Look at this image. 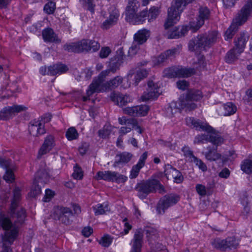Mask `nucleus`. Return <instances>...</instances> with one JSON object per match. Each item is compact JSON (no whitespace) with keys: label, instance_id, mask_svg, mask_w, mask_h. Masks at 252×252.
<instances>
[{"label":"nucleus","instance_id":"obj_1","mask_svg":"<svg viewBox=\"0 0 252 252\" xmlns=\"http://www.w3.org/2000/svg\"><path fill=\"white\" fill-rule=\"evenodd\" d=\"M186 123L189 126H193L197 130L205 131L210 134L209 135L204 134L197 135L194 140V144L204 143L206 141H209L214 145H220L223 142V139L215 133L214 128L207 123L192 117L186 118Z\"/></svg>","mask_w":252,"mask_h":252},{"label":"nucleus","instance_id":"obj_2","mask_svg":"<svg viewBox=\"0 0 252 252\" xmlns=\"http://www.w3.org/2000/svg\"><path fill=\"white\" fill-rule=\"evenodd\" d=\"M108 75L109 71H102L97 78L94 79L87 91L88 97L94 93L104 92L117 88L122 83L123 78L119 76L115 77L109 82H104L106 76Z\"/></svg>","mask_w":252,"mask_h":252},{"label":"nucleus","instance_id":"obj_3","mask_svg":"<svg viewBox=\"0 0 252 252\" xmlns=\"http://www.w3.org/2000/svg\"><path fill=\"white\" fill-rule=\"evenodd\" d=\"M0 226L5 231L1 235L2 250L1 252H12L9 246L13 244L18 235V227L16 224H12L11 220L4 216H0Z\"/></svg>","mask_w":252,"mask_h":252},{"label":"nucleus","instance_id":"obj_4","mask_svg":"<svg viewBox=\"0 0 252 252\" xmlns=\"http://www.w3.org/2000/svg\"><path fill=\"white\" fill-rule=\"evenodd\" d=\"M218 32L212 31L208 33L198 35L189 42V49L190 51L200 53L210 48L217 39Z\"/></svg>","mask_w":252,"mask_h":252},{"label":"nucleus","instance_id":"obj_5","mask_svg":"<svg viewBox=\"0 0 252 252\" xmlns=\"http://www.w3.org/2000/svg\"><path fill=\"white\" fill-rule=\"evenodd\" d=\"M252 12V0H247L246 4L238 12L233 23L225 32V39H231L238 30L239 26L245 23Z\"/></svg>","mask_w":252,"mask_h":252},{"label":"nucleus","instance_id":"obj_6","mask_svg":"<svg viewBox=\"0 0 252 252\" xmlns=\"http://www.w3.org/2000/svg\"><path fill=\"white\" fill-rule=\"evenodd\" d=\"M20 198L21 190L18 187H16L13 191V198L9 213L14 221L13 224H16L18 227V224H22L26 217L25 209L18 205Z\"/></svg>","mask_w":252,"mask_h":252},{"label":"nucleus","instance_id":"obj_7","mask_svg":"<svg viewBox=\"0 0 252 252\" xmlns=\"http://www.w3.org/2000/svg\"><path fill=\"white\" fill-rule=\"evenodd\" d=\"M189 3L186 0H175L168 9V15L164 24L166 30L173 26L180 19V13Z\"/></svg>","mask_w":252,"mask_h":252},{"label":"nucleus","instance_id":"obj_8","mask_svg":"<svg viewBox=\"0 0 252 252\" xmlns=\"http://www.w3.org/2000/svg\"><path fill=\"white\" fill-rule=\"evenodd\" d=\"M156 189H159V192H165L163 186L156 179L142 181L138 183L135 188L138 192V196L141 199L145 198L148 194L155 191Z\"/></svg>","mask_w":252,"mask_h":252},{"label":"nucleus","instance_id":"obj_9","mask_svg":"<svg viewBox=\"0 0 252 252\" xmlns=\"http://www.w3.org/2000/svg\"><path fill=\"white\" fill-rule=\"evenodd\" d=\"M212 246L216 249L225 251L227 249L230 250L236 249L238 243L234 237H228L225 240L217 238L211 242Z\"/></svg>","mask_w":252,"mask_h":252},{"label":"nucleus","instance_id":"obj_10","mask_svg":"<svg viewBox=\"0 0 252 252\" xmlns=\"http://www.w3.org/2000/svg\"><path fill=\"white\" fill-rule=\"evenodd\" d=\"M179 199L180 196L177 194H170L165 195L159 201L157 211L159 214H163L166 209L176 204Z\"/></svg>","mask_w":252,"mask_h":252},{"label":"nucleus","instance_id":"obj_11","mask_svg":"<svg viewBox=\"0 0 252 252\" xmlns=\"http://www.w3.org/2000/svg\"><path fill=\"white\" fill-rule=\"evenodd\" d=\"M126 20L132 24L142 23L147 16L148 11L143 10L138 13V10H126Z\"/></svg>","mask_w":252,"mask_h":252},{"label":"nucleus","instance_id":"obj_12","mask_svg":"<svg viewBox=\"0 0 252 252\" xmlns=\"http://www.w3.org/2000/svg\"><path fill=\"white\" fill-rule=\"evenodd\" d=\"M26 109L27 108L23 105H14L12 106L5 107L0 111V120L6 121L16 114Z\"/></svg>","mask_w":252,"mask_h":252},{"label":"nucleus","instance_id":"obj_13","mask_svg":"<svg viewBox=\"0 0 252 252\" xmlns=\"http://www.w3.org/2000/svg\"><path fill=\"white\" fill-rule=\"evenodd\" d=\"M148 89L147 92H145L141 96V99L143 101H147L157 98L160 93L157 84H155L153 81H149L148 82Z\"/></svg>","mask_w":252,"mask_h":252},{"label":"nucleus","instance_id":"obj_14","mask_svg":"<svg viewBox=\"0 0 252 252\" xmlns=\"http://www.w3.org/2000/svg\"><path fill=\"white\" fill-rule=\"evenodd\" d=\"M29 131L31 135L34 136H37L46 132L44 124L40 120H32L30 123Z\"/></svg>","mask_w":252,"mask_h":252},{"label":"nucleus","instance_id":"obj_15","mask_svg":"<svg viewBox=\"0 0 252 252\" xmlns=\"http://www.w3.org/2000/svg\"><path fill=\"white\" fill-rule=\"evenodd\" d=\"M143 233L141 229H137L135 232L132 241V248L130 252H141L143 243Z\"/></svg>","mask_w":252,"mask_h":252},{"label":"nucleus","instance_id":"obj_16","mask_svg":"<svg viewBox=\"0 0 252 252\" xmlns=\"http://www.w3.org/2000/svg\"><path fill=\"white\" fill-rule=\"evenodd\" d=\"M54 137L51 135L47 136L38 151V157L48 153L55 146Z\"/></svg>","mask_w":252,"mask_h":252},{"label":"nucleus","instance_id":"obj_17","mask_svg":"<svg viewBox=\"0 0 252 252\" xmlns=\"http://www.w3.org/2000/svg\"><path fill=\"white\" fill-rule=\"evenodd\" d=\"M164 172L167 179L170 176L174 179L175 182L177 183H181L183 180V176L182 174L169 164L165 165Z\"/></svg>","mask_w":252,"mask_h":252},{"label":"nucleus","instance_id":"obj_18","mask_svg":"<svg viewBox=\"0 0 252 252\" xmlns=\"http://www.w3.org/2000/svg\"><path fill=\"white\" fill-rule=\"evenodd\" d=\"M150 35L149 31L146 29L139 30L134 34L133 41L134 43L142 45L147 41Z\"/></svg>","mask_w":252,"mask_h":252},{"label":"nucleus","instance_id":"obj_19","mask_svg":"<svg viewBox=\"0 0 252 252\" xmlns=\"http://www.w3.org/2000/svg\"><path fill=\"white\" fill-rule=\"evenodd\" d=\"M111 99L117 103L120 106L126 105L128 102L130 101V98L127 95H124L115 93H112L110 94Z\"/></svg>","mask_w":252,"mask_h":252},{"label":"nucleus","instance_id":"obj_20","mask_svg":"<svg viewBox=\"0 0 252 252\" xmlns=\"http://www.w3.org/2000/svg\"><path fill=\"white\" fill-rule=\"evenodd\" d=\"M67 66L63 64L57 63L49 66L47 74L56 75L66 72L68 70Z\"/></svg>","mask_w":252,"mask_h":252},{"label":"nucleus","instance_id":"obj_21","mask_svg":"<svg viewBox=\"0 0 252 252\" xmlns=\"http://www.w3.org/2000/svg\"><path fill=\"white\" fill-rule=\"evenodd\" d=\"M215 147L207 148V151L203 152V154L205 158L210 161H216L221 158V155L217 152V147L219 145H214Z\"/></svg>","mask_w":252,"mask_h":252},{"label":"nucleus","instance_id":"obj_22","mask_svg":"<svg viewBox=\"0 0 252 252\" xmlns=\"http://www.w3.org/2000/svg\"><path fill=\"white\" fill-rule=\"evenodd\" d=\"M122 56H115L110 59L109 69L105 71H109V74L110 72L115 73L119 69L120 66L123 63Z\"/></svg>","mask_w":252,"mask_h":252},{"label":"nucleus","instance_id":"obj_23","mask_svg":"<svg viewBox=\"0 0 252 252\" xmlns=\"http://www.w3.org/2000/svg\"><path fill=\"white\" fill-rule=\"evenodd\" d=\"M42 36L45 41L49 42H55L59 43L61 42L53 30L51 28H48L42 32Z\"/></svg>","mask_w":252,"mask_h":252},{"label":"nucleus","instance_id":"obj_24","mask_svg":"<svg viewBox=\"0 0 252 252\" xmlns=\"http://www.w3.org/2000/svg\"><path fill=\"white\" fill-rule=\"evenodd\" d=\"M210 11L207 6H200L198 9L197 17L198 25L199 26H203L204 24L205 21L210 18Z\"/></svg>","mask_w":252,"mask_h":252},{"label":"nucleus","instance_id":"obj_25","mask_svg":"<svg viewBox=\"0 0 252 252\" xmlns=\"http://www.w3.org/2000/svg\"><path fill=\"white\" fill-rule=\"evenodd\" d=\"M72 215L73 213L69 208H63L61 209V214L59 220L63 223L68 225L72 221L70 218Z\"/></svg>","mask_w":252,"mask_h":252},{"label":"nucleus","instance_id":"obj_26","mask_svg":"<svg viewBox=\"0 0 252 252\" xmlns=\"http://www.w3.org/2000/svg\"><path fill=\"white\" fill-rule=\"evenodd\" d=\"M108 181L115 182L117 183H124L127 180V177L116 172L109 171Z\"/></svg>","mask_w":252,"mask_h":252},{"label":"nucleus","instance_id":"obj_27","mask_svg":"<svg viewBox=\"0 0 252 252\" xmlns=\"http://www.w3.org/2000/svg\"><path fill=\"white\" fill-rule=\"evenodd\" d=\"M119 16V13L118 10H114L111 13L109 18L106 20L103 23L102 28L105 29L109 28L113 25L115 24Z\"/></svg>","mask_w":252,"mask_h":252},{"label":"nucleus","instance_id":"obj_28","mask_svg":"<svg viewBox=\"0 0 252 252\" xmlns=\"http://www.w3.org/2000/svg\"><path fill=\"white\" fill-rule=\"evenodd\" d=\"M49 180V175L46 169H40L38 170L36 175L35 181L38 184L43 185L46 184Z\"/></svg>","mask_w":252,"mask_h":252},{"label":"nucleus","instance_id":"obj_29","mask_svg":"<svg viewBox=\"0 0 252 252\" xmlns=\"http://www.w3.org/2000/svg\"><path fill=\"white\" fill-rule=\"evenodd\" d=\"M132 154L129 153L124 152L116 156L117 159L114 162L113 166L116 167L121 163H126L130 161L132 158Z\"/></svg>","mask_w":252,"mask_h":252},{"label":"nucleus","instance_id":"obj_30","mask_svg":"<svg viewBox=\"0 0 252 252\" xmlns=\"http://www.w3.org/2000/svg\"><path fill=\"white\" fill-rule=\"evenodd\" d=\"M248 39V37L245 36V33H241L237 37V39L235 41V48L238 49V53L241 54L243 52L244 48L245 47L246 42Z\"/></svg>","mask_w":252,"mask_h":252},{"label":"nucleus","instance_id":"obj_31","mask_svg":"<svg viewBox=\"0 0 252 252\" xmlns=\"http://www.w3.org/2000/svg\"><path fill=\"white\" fill-rule=\"evenodd\" d=\"M177 77H188L195 73L194 68L176 67Z\"/></svg>","mask_w":252,"mask_h":252},{"label":"nucleus","instance_id":"obj_32","mask_svg":"<svg viewBox=\"0 0 252 252\" xmlns=\"http://www.w3.org/2000/svg\"><path fill=\"white\" fill-rule=\"evenodd\" d=\"M202 97V93L198 90H190L187 93L186 99L187 100H198Z\"/></svg>","mask_w":252,"mask_h":252},{"label":"nucleus","instance_id":"obj_33","mask_svg":"<svg viewBox=\"0 0 252 252\" xmlns=\"http://www.w3.org/2000/svg\"><path fill=\"white\" fill-rule=\"evenodd\" d=\"M95 216L105 214L110 211V209L107 204H98L93 207Z\"/></svg>","mask_w":252,"mask_h":252},{"label":"nucleus","instance_id":"obj_34","mask_svg":"<svg viewBox=\"0 0 252 252\" xmlns=\"http://www.w3.org/2000/svg\"><path fill=\"white\" fill-rule=\"evenodd\" d=\"M144 232L145 233L146 237L148 240L152 242V240H155L158 237V234L156 229L150 227H147L144 230Z\"/></svg>","mask_w":252,"mask_h":252},{"label":"nucleus","instance_id":"obj_35","mask_svg":"<svg viewBox=\"0 0 252 252\" xmlns=\"http://www.w3.org/2000/svg\"><path fill=\"white\" fill-rule=\"evenodd\" d=\"M240 54L238 53V49L234 47L227 53L225 58V61L228 63H231L237 60Z\"/></svg>","mask_w":252,"mask_h":252},{"label":"nucleus","instance_id":"obj_36","mask_svg":"<svg viewBox=\"0 0 252 252\" xmlns=\"http://www.w3.org/2000/svg\"><path fill=\"white\" fill-rule=\"evenodd\" d=\"M224 109V115L229 116L234 114L236 110V106L232 102H228L223 106Z\"/></svg>","mask_w":252,"mask_h":252},{"label":"nucleus","instance_id":"obj_37","mask_svg":"<svg viewBox=\"0 0 252 252\" xmlns=\"http://www.w3.org/2000/svg\"><path fill=\"white\" fill-rule=\"evenodd\" d=\"M63 49L64 50L69 52L80 53L78 42L66 44L64 45Z\"/></svg>","mask_w":252,"mask_h":252},{"label":"nucleus","instance_id":"obj_38","mask_svg":"<svg viewBox=\"0 0 252 252\" xmlns=\"http://www.w3.org/2000/svg\"><path fill=\"white\" fill-rule=\"evenodd\" d=\"M241 169L246 173L250 174L252 172V160L246 159L241 164Z\"/></svg>","mask_w":252,"mask_h":252},{"label":"nucleus","instance_id":"obj_39","mask_svg":"<svg viewBox=\"0 0 252 252\" xmlns=\"http://www.w3.org/2000/svg\"><path fill=\"white\" fill-rule=\"evenodd\" d=\"M111 132V126L109 125H105L102 129L98 131V135L102 138H106L109 137Z\"/></svg>","mask_w":252,"mask_h":252},{"label":"nucleus","instance_id":"obj_40","mask_svg":"<svg viewBox=\"0 0 252 252\" xmlns=\"http://www.w3.org/2000/svg\"><path fill=\"white\" fill-rule=\"evenodd\" d=\"M0 166L6 170L15 169V166L12 161L5 158H0Z\"/></svg>","mask_w":252,"mask_h":252},{"label":"nucleus","instance_id":"obj_41","mask_svg":"<svg viewBox=\"0 0 252 252\" xmlns=\"http://www.w3.org/2000/svg\"><path fill=\"white\" fill-rule=\"evenodd\" d=\"M79 45V49L80 53L83 52H88L90 50V46L89 45V40L82 39L80 41L78 42Z\"/></svg>","mask_w":252,"mask_h":252},{"label":"nucleus","instance_id":"obj_42","mask_svg":"<svg viewBox=\"0 0 252 252\" xmlns=\"http://www.w3.org/2000/svg\"><path fill=\"white\" fill-rule=\"evenodd\" d=\"M78 132L76 129L73 127L69 128L65 134L66 137L69 140H72L76 139L78 137Z\"/></svg>","mask_w":252,"mask_h":252},{"label":"nucleus","instance_id":"obj_43","mask_svg":"<svg viewBox=\"0 0 252 252\" xmlns=\"http://www.w3.org/2000/svg\"><path fill=\"white\" fill-rule=\"evenodd\" d=\"M41 187L37 182L34 181L33 186L30 193V195L32 197H35L41 193Z\"/></svg>","mask_w":252,"mask_h":252},{"label":"nucleus","instance_id":"obj_44","mask_svg":"<svg viewBox=\"0 0 252 252\" xmlns=\"http://www.w3.org/2000/svg\"><path fill=\"white\" fill-rule=\"evenodd\" d=\"M176 67L167 68L164 70L163 76L168 78L177 77Z\"/></svg>","mask_w":252,"mask_h":252},{"label":"nucleus","instance_id":"obj_45","mask_svg":"<svg viewBox=\"0 0 252 252\" xmlns=\"http://www.w3.org/2000/svg\"><path fill=\"white\" fill-rule=\"evenodd\" d=\"M165 36L167 38L171 39L178 38L181 37L179 29L177 27H175L173 29L172 31L168 32Z\"/></svg>","mask_w":252,"mask_h":252},{"label":"nucleus","instance_id":"obj_46","mask_svg":"<svg viewBox=\"0 0 252 252\" xmlns=\"http://www.w3.org/2000/svg\"><path fill=\"white\" fill-rule=\"evenodd\" d=\"M196 69L200 71L204 68L206 66V63L204 62V57L203 56L200 55L197 58V62L194 63V66Z\"/></svg>","mask_w":252,"mask_h":252},{"label":"nucleus","instance_id":"obj_47","mask_svg":"<svg viewBox=\"0 0 252 252\" xmlns=\"http://www.w3.org/2000/svg\"><path fill=\"white\" fill-rule=\"evenodd\" d=\"M140 3L137 0H128V3L126 10H138Z\"/></svg>","mask_w":252,"mask_h":252},{"label":"nucleus","instance_id":"obj_48","mask_svg":"<svg viewBox=\"0 0 252 252\" xmlns=\"http://www.w3.org/2000/svg\"><path fill=\"white\" fill-rule=\"evenodd\" d=\"M159 14V10L157 7H153L151 8L149 12H148L147 16L149 17V21L155 19Z\"/></svg>","mask_w":252,"mask_h":252},{"label":"nucleus","instance_id":"obj_49","mask_svg":"<svg viewBox=\"0 0 252 252\" xmlns=\"http://www.w3.org/2000/svg\"><path fill=\"white\" fill-rule=\"evenodd\" d=\"M166 59L163 53H161L158 57H154L153 59V62L154 65L159 66L162 64L166 61Z\"/></svg>","mask_w":252,"mask_h":252},{"label":"nucleus","instance_id":"obj_50","mask_svg":"<svg viewBox=\"0 0 252 252\" xmlns=\"http://www.w3.org/2000/svg\"><path fill=\"white\" fill-rule=\"evenodd\" d=\"M137 117L145 116L149 110V106L146 105L137 106Z\"/></svg>","mask_w":252,"mask_h":252},{"label":"nucleus","instance_id":"obj_51","mask_svg":"<svg viewBox=\"0 0 252 252\" xmlns=\"http://www.w3.org/2000/svg\"><path fill=\"white\" fill-rule=\"evenodd\" d=\"M182 151L184 153V156L187 158H188V160L190 162H193L196 158L193 155L192 152L188 147H184L182 149Z\"/></svg>","mask_w":252,"mask_h":252},{"label":"nucleus","instance_id":"obj_52","mask_svg":"<svg viewBox=\"0 0 252 252\" xmlns=\"http://www.w3.org/2000/svg\"><path fill=\"white\" fill-rule=\"evenodd\" d=\"M112 238L108 235H106L101 237L99 244L104 247H108L112 243Z\"/></svg>","mask_w":252,"mask_h":252},{"label":"nucleus","instance_id":"obj_53","mask_svg":"<svg viewBox=\"0 0 252 252\" xmlns=\"http://www.w3.org/2000/svg\"><path fill=\"white\" fill-rule=\"evenodd\" d=\"M124 113L133 117H137V106L131 107H126L123 109Z\"/></svg>","mask_w":252,"mask_h":252},{"label":"nucleus","instance_id":"obj_54","mask_svg":"<svg viewBox=\"0 0 252 252\" xmlns=\"http://www.w3.org/2000/svg\"><path fill=\"white\" fill-rule=\"evenodd\" d=\"M142 167H143L142 166L139 165L138 164L133 166V167L130 171L129 178L130 179H134V178H135L136 177H137V176L139 174L140 169Z\"/></svg>","mask_w":252,"mask_h":252},{"label":"nucleus","instance_id":"obj_55","mask_svg":"<svg viewBox=\"0 0 252 252\" xmlns=\"http://www.w3.org/2000/svg\"><path fill=\"white\" fill-rule=\"evenodd\" d=\"M56 4L53 1L48 2L44 7V11L48 14H52L55 9Z\"/></svg>","mask_w":252,"mask_h":252},{"label":"nucleus","instance_id":"obj_56","mask_svg":"<svg viewBox=\"0 0 252 252\" xmlns=\"http://www.w3.org/2000/svg\"><path fill=\"white\" fill-rule=\"evenodd\" d=\"M14 169H9L6 170L5 174L3 176V179L7 182H12L14 180V174L13 173L12 170Z\"/></svg>","mask_w":252,"mask_h":252},{"label":"nucleus","instance_id":"obj_57","mask_svg":"<svg viewBox=\"0 0 252 252\" xmlns=\"http://www.w3.org/2000/svg\"><path fill=\"white\" fill-rule=\"evenodd\" d=\"M178 49L177 48H172L164 52L163 53L166 58V60L169 59L170 57H174L177 54H178Z\"/></svg>","mask_w":252,"mask_h":252},{"label":"nucleus","instance_id":"obj_58","mask_svg":"<svg viewBox=\"0 0 252 252\" xmlns=\"http://www.w3.org/2000/svg\"><path fill=\"white\" fill-rule=\"evenodd\" d=\"M140 45H141L139 44L134 43V41H133L131 46L129 49L128 55L129 56H133L135 55L140 49Z\"/></svg>","mask_w":252,"mask_h":252},{"label":"nucleus","instance_id":"obj_59","mask_svg":"<svg viewBox=\"0 0 252 252\" xmlns=\"http://www.w3.org/2000/svg\"><path fill=\"white\" fill-rule=\"evenodd\" d=\"M191 101L187 100L186 101H182V106L189 111L194 110L196 107V105Z\"/></svg>","mask_w":252,"mask_h":252},{"label":"nucleus","instance_id":"obj_60","mask_svg":"<svg viewBox=\"0 0 252 252\" xmlns=\"http://www.w3.org/2000/svg\"><path fill=\"white\" fill-rule=\"evenodd\" d=\"M72 177L75 179L80 180L82 178L83 173L82 170L77 165L74 167V172L72 174Z\"/></svg>","mask_w":252,"mask_h":252},{"label":"nucleus","instance_id":"obj_61","mask_svg":"<svg viewBox=\"0 0 252 252\" xmlns=\"http://www.w3.org/2000/svg\"><path fill=\"white\" fill-rule=\"evenodd\" d=\"M111 50L108 47H102L99 52V57L100 58H106L111 53Z\"/></svg>","mask_w":252,"mask_h":252},{"label":"nucleus","instance_id":"obj_62","mask_svg":"<svg viewBox=\"0 0 252 252\" xmlns=\"http://www.w3.org/2000/svg\"><path fill=\"white\" fill-rule=\"evenodd\" d=\"M196 190L197 193L201 196H204L208 194L206 187L201 184L196 185Z\"/></svg>","mask_w":252,"mask_h":252},{"label":"nucleus","instance_id":"obj_63","mask_svg":"<svg viewBox=\"0 0 252 252\" xmlns=\"http://www.w3.org/2000/svg\"><path fill=\"white\" fill-rule=\"evenodd\" d=\"M177 88L182 90H185L188 88L189 83L185 80H179L176 83Z\"/></svg>","mask_w":252,"mask_h":252},{"label":"nucleus","instance_id":"obj_64","mask_svg":"<svg viewBox=\"0 0 252 252\" xmlns=\"http://www.w3.org/2000/svg\"><path fill=\"white\" fill-rule=\"evenodd\" d=\"M200 169L203 171H206L207 169V167L206 164L200 159L196 158L193 161Z\"/></svg>","mask_w":252,"mask_h":252}]
</instances>
